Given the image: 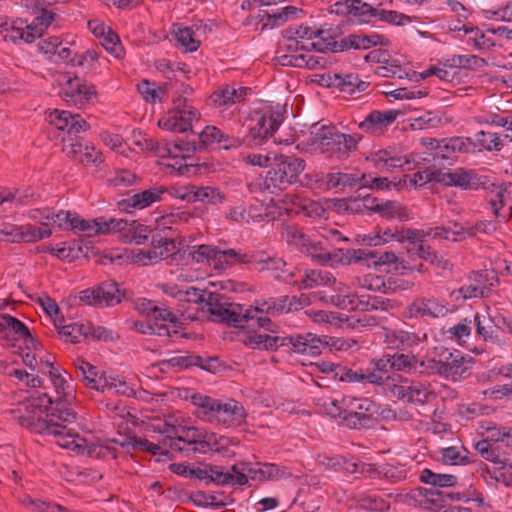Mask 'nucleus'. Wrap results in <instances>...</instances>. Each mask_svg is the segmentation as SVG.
I'll return each instance as SVG.
<instances>
[{
    "mask_svg": "<svg viewBox=\"0 0 512 512\" xmlns=\"http://www.w3.org/2000/svg\"><path fill=\"white\" fill-rule=\"evenodd\" d=\"M367 160L378 170L392 172L395 169H410L414 162L411 155L399 156L394 149H381L372 152Z\"/></svg>",
    "mask_w": 512,
    "mask_h": 512,
    "instance_id": "nucleus-22",
    "label": "nucleus"
},
{
    "mask_svg": "<svg viewBox=\"0 0 512 512\" xmlns=\"http://www.w3.org/2000/svg\"><path fill=\"white\" fill-rule=\"evenodd\" d=\"M54 18L55 13L48 9H41L30 23L20 18L15 20L7 18V26L4 28L2 35L5 40L14 43H32L44 34Z\"/></svg>",
    "mask_w": 512,
    "mask_h": 512,
    "instance_id": "nucleus-6",
    "label": "nucleus"
},
{
    "mask_svg": "<svg viewBox=\"0 0 512 512\" xmlns=\"http://www.w3.org/2000/svg\"><path fill=\"white\" fill-rule=\"evenodd\" d=\"M151 244L154 246V251L159 254V261L167 258H171V262H181L184 258L186 251L184 249H177L176 242L173 239L153 238Z\"/></svg>",
    "mask_w": 512,
    "mask_h": 512,
    "instance_id": "nucleus-46",
    "label": "nucleus"
},
{
    "mask_svg": "<svg viewBox=\"0 0 512 512\" xmlns=\"http://www.w3.org/2000/svg\"><path fill=\"white\" fill-rule=\"evenodd\" d=\"M303 197L297 194H285L277 199H271L273 205L282 213H295L299 214L300 206Z\"/></svg>",
    "mask_w": 512,
    "mask_h": 512,
    "instance_id": "nucleus-64",
    "label": "nucleus"
},
{
    "mask_svg": "<svg viewBox=\"0 0 512 512\" xmlns=\"http://www.w3.org/2000/svg\"><path fill=\"white\" fill-rule=\"evenodd\" d=\"M225 201V195L216 187L193 185L192 203L217 205Z\"/></svg>",
    "mask_w": 512,
    "mask_h": 512,
    "instance_id": "nucleus-55",
    "label": "nucleus"
},
{
    "mask_svg": "<svg viewBox=\"0 0 512 512\" xmlns=\"http://www.w3.org/2000/svg\"><path fill=\"white\" fill-rule=\"evenodd\" d=\"M398 115L399 111L393 109L375 110L359 123V128L370 134H381L396 120Z\"/></svg>",
    "mask_w": 512,
    "mask_h": 512,
    "instance_id": "nucleus-29",
    "label": "nucleus"
},
{
    "mask_svg": "<svg viewBox=\"0 0 512 512\" xmlns=\"http://www.w3.org/2000/svg\"><path fill=\"white\" fill-rule=\"evenodd\" d=\"M307 317H309L314 323L324 327H338L341 325L343 318L334 312L325 310L309 309L305 311Z\"/></svg>",
    "mask_w": 512,
    "mask_h": 512,
    "instance_id": "nucleus-62",
    "label": "nucleus"
},
{
    "mask_svg": "<svg viewBox=\"0 0 512 512\" xmlns=\"http://www.w3.org/2000/svg\"><path fill=\"white\" fill-rule=\"evenodd\" d=\"M248 88L224 85L211 95L212 102L217 106H230L245 99Z\"/></svg>",
    "mask_w": 512,
    "mask_h": 512,
    "instance_id": "nucleus-40",
    "label": "nucleus"
},
{
    "mask_svg": "<svg viewBox=\"0 0 512 512\" xmlns=\"http://www.w3.org/2000/svg\"><path fill=\"white\" fill-rule=\"evenodd\" d=\"M509 184H492L487 188L486 200L488 208L492 211L497 223H507L512 215V207L507 204L510 198Z\"/></svg>",
    "mask_w": 512,
    "mask_h": 512,
    "instance_id": "nucleus-18",
    "label": "nucleus"
},
{
    "mask_svg": "<svg viewBox=\"0 0 512 512\" xmlns=\"http://www.w3.org/2000/svg\"><path fill=\"white\" fill-rule=\"evenodd\" d=\"M63 318H55L54 326L62 340L70 343H79L83 338H87L89 325L86 323H70L63 325Z\"/></svg>",
    "mask_w": 512,
    "mask_h": 512,
    "instance_id": "nucleus-42",
    "label": "nucleus"
},
{
    "mask_svg": "<svg viewBox=\"0 0 512 512\" xmlns=\"http://www.w3.org/2000/svg\"><path fill=\"white\" fill-rule=\"evenodd\" d=\"M281 235L283 240H285L291 249L297 250L301 253H303L311 238L304 234L299 227L292 224L284 225L282 227Z\"/></svg>",
    "mask_w": 512,
    "mask_h": 512,
    "instance_id": "nucleus-52",
    "label": "nucleus"
},
{
    "mask_svg": "<svg viewBox=\"0 0 512 512\" xmlns=\"http://www.w3.org/2000/svg\"><path fill=\"white\" fill-rule=\"evenodd\" d=\"M226 218L237 223H258L265 219H275L274 214L269 211L268 205L249 202L248 204H239L231 206Z\"/></svg>",
    "mask_w": 512,
    "mask_h": 512,
    "instance_id": "nucleus-19",
    "label": "nucleus"
},
{
    "mask_svg": "<svg viewBox=\"0 0 512 512\" xmlns=\"http://www.w3.org/2000/svg\"><path fill=\"white\" fill-rule=\"evenodd\" d=\"M326 180L332 188H353L368 184L367 176L360 172L332 171L327 174Z\"/></svg>",
    "mask_w": 512,
    "mask_h": 512,
    "instance_id": "nucleus-39",
    "label": "nucleus"
},
{
    "mask_svg": "<svg viewBox=\"0 0 512 512\" xmlns=\"http://www.w3.org/2000/svg\"><path fill=\"white\" fill-rule=\"evenodd\" d=\"M241 342L252 349L259 350H276L279 347H283V342L285 339H282V336L275 335V333L268 334L266 332H246L240 336Z\"/></svg>",
    "mask_w": 512,
    "mask_h": 512,
    "instance_id": "nucleus-32",
    "label": "nucleus"
},
{
    "mask_svg": "<svg viewBox=\"0 0 512 512\" xmlns=\"http://www.w3.org/2000/svg\"><path fill=\"white\" fill-rule=\"evenodd\" d=\"M191 401L200 409L202 417L209 422L225 426L238 425L247 416L243 405L234 399L222 401L202 394H193Z\"/></svg>",
    "mask_w": 512,
    "mask_h": 512,
    "instance_id": "nucleus-4",
    "label": "nucleus"
},
{
    "mask_svg": "<svg viewBox=\"0 0 512 512\" xmlns=\"http://www.w3.org/2000/svg\"><path fill=\"white\" fill-rule=\"evenodd\" d=\"M7 330L11 331L18 339L23 340L28 347L38 349L41 346L22 321L9 314H0V332Z\"/></svg>",
    "mask_w": 512,
    "mask_h": 512,
    "instance_id": "nucleus-34",
    "label": "nucleus"
},
{
    "mask_svg": "<svg viewBox=\"0 0 512 512\" xmlns=\"http://www.w3.org/2000/svg\"><path fill=\"white\" fill-rule=\"evenodd\" d=\"M335 283L336 279L330 272L322 270H307L301 279L299 287L301 289H310L315 286H330Z\"/></svg>",
    "mask_w": 512,
    "mask_h": 512,
    "instance_id": "nucleus-56",
    "label": "nucleus"
},
{
    "mask_svg": "<svg viewBox=\"0 0 512 512\" xmlns=\"http://www.w3.org/2000/svg\"><path fill=\"white\" fill-rule=\"evenodd\" d=\"M330 286H334L336 292L330 296L331 304L342 309L355 310L359 307V304L363 303L356 294L350 292L349 287L344 283L336 281L335 284Z\"/></svg>",
    "mask_w": 512,
    "mask_h": 512,
    "instance_id": "nucleus-41",
    "label": "nucleus"
},
{
    "mask_svg": "<svg viewBox=\"0 0 512 512\" xmlns=\"http://www.w3.org/2000/svg\"><path fill=\"white\" fill-rule=\"evenodd\" d=\"M322 82L328 87H336L347 94L364 91L368 86L367 82L359 80L354 74L327 73L322 76Z\"/></svg>",
    "mask_w": 512,
    "mask_h": 512,
    "instance_id": "nucleus-31",
    "label": "nucleus"
},
{
    "mask_svg": "<svg viewBox=\"0 0 512 512\" xmlns=\"http://www.w3.org/2000/svg\"><path fill=\"white\" fill-rule=\"evenodd\" d=\"M233 441L225 436L217 435L196 427L179 429L170 441L169 448L175 451L190 453L207 454L209 452H224Z\"/></svg>",
    "mask_w": 512,
    "mask_h": 512,
    "instance_id": "nucleus-2",
    "label": "nucleus"
},
{
    "mask_svg": "<svg viewBox=\"0 0 512 512\" xmlns=\"http://www.w3.org/2000/svg\"><path fill=\"white\" fill-rule=\"evenodd\" d=\"M283 347H290L294 353L315 356L321 353V348L325 343L320 337L312 333L299 334L295 336H282Z\"/></svg>",
    "mask_w": 512,
    "mask_h": 512,
    "instance_id": "nucleus-24",
    "label": "nucleus"
},
{
    "mask_svg": "<svg viewBox=\"0 0 512 512\" xmlns=\"http://www.w3.org/2000/svg\"><path fill=\"white\" fill-rule=\"evenodd\" d=\"M136 309L140 314L151 319V321L160 320L165 323L170 322L180 324L177 316L170 310L164 306H158L153 301L146 298H140L136 301Z\"/></svg>",
    "mask_w": 512,
    "mask_h": 512,
    "instance_id": "nucleus-37",
    "label": "nucleus"
},
{
    "mask_svg": "<svg viewBox=\"0 0 512 512\" xmlns=\"http://www.w3.org/2000/svg\"><path fill=\"white\" fill-rule=\"evenodd\" d=\"M186 254L182 258L185 265L191 262L208 264L216 270H225L238 263L239 252L234 249L220 250L210 245H196L184 249Z\"/></svg>",
    "mask_w": 512,
    "mask_h": 512,
    "instance_id": "nucleus-11",
    "label": "nucleus"
},
{
    "mask_svg": "<svg viewBox=\"0 0 512 512\" xmlns=\"http://www.w3.org/2000/svg\"><path fill=\"white\" fill-rule=\"evenodd\" d=\"M312 49L301 50L298 48V52L294 49H287L286 54L279 56L280 63L283 66H292L298 68L317 69L325 65V60L311 52Z\"/></svg>",
    "mask_w": 512,
    "mask_h": 512,
    "instance_id": "nucleus-28",
    "label": "nucleus"
},
{
    "mask_svg": "<svg viewBox=\"0 0 512 512\" xmlns=\"http://www.w3.org/2000/svg\"><path fill=\"white\" fill-rule=\"evenodd\" d=\"M172 34L178 46L185 52H194L201 44L197 32L191 27L183 26L182 24H173Z\"/></svg>",
    "mask_w": 512,
    "mask_h": 512,
    "instance_id": "nucleus-44",
    "label": "nucleus"
},
{
    "mask_svg": "<svg viewBox=\"0 0 512 512\" xmlns=\"http://www.w3.org/2000/svg\"><path fill=\"white\" fill-rule=\"evenodd\" d=\"M189 478L205 480L207 482H215L220 485H230L231 476L230 472H224L217 467L204 466L194 467L190 466Z\"/></svg>",
    "mask_w": 512,
    "mask_h": 512,
    "instance_id": "nucleus-43",
    "label": "nucleus"
},
{
    "mask_svg": "<svg viewBox=\"0 0 512 512\" xmlns=\"http://www.w3.org/2000/svg\"><path fill=\"white\" fill-rule=\"evenodd\" d=\"M229 472L230 485H245L249 480L256 482L278 481L291 475L285 467L273 463L241 462L234 464Z\"/></svg>",
    "mask_w": 512,
    "mask_h": 512,
    "instance_id": "nucleus-8",
    "label": "nucleus"
},
{
    "mask_svg": "<svg viewBox=\"0 0 512 512\" xmlns=\"http://www.w3.org/2000/svg\"><path fill=\"white\" fill-rule=\"evenodd\" d=\"M109 225L110 219H83L76 213L71 230L83 237H94L100 234H109Z\"/></svg>",
    "mask_w": 512,
    "mask_h": 512,
    "instance_id": "nucleus-35",
    "label": "nucleus"
},
{
    "mask_svg": "<svg viewBox=\"0 0 512 512\" xmlns=\"http://www.w3.org/2000/svg\"><path fill=\"white\" fill-rule=\"evenodd\" d=\"M301 305L296 296L291 298L281 296L256 301L255 305L246 307L247 327L253 326L252 322H256L259 327L265 328L266 331L276 333L270 318L266 315L288 313L292 310H298Z\"/></svg>",
    "mask_w": 512,
    "mask_h": 512,
    "instance_id": "nucleus-7",
    "label": "nucleus"
},
{
    "mask_svg": "<svg viewBox=\"0 0 512 512\" xmlns=\"http://www.w3.org/2000/svg\"><path fill=\"white\" fill-rule=\"evenodd\" d=\"M116 443H119L121 446H131L135 450L147 451L152 453L153 455H168L169 449H167V441L161 440L158 443L151 442L147 439H142L138 437H130L126 442H119L115 440Z\"/></svg>",
    "mask_w": 512,
    "mask_h": 512,
    "instance_id": "nucleus-51",
    "label": "nucleus"
},
{
    "mask_svg": "<svg viewBox=\"0 0 512 512\" xmlns=\"http://www.w3.org/2000/svg\"><path fill=\"white\" fill-rule=\"evenodd\" d=\"M436 367L434 371L446 377L455 378L461 376L464 372V359L460 352L449 353V356L445 358V361H436Z\"/></svg>",
    "mask_w": 512,
    "mask_h": 512,
    "instance_id": "nucleus-50",
    "label": "nucleus"
},
{
    "mask_svg": "<svg viewBox=\"0 0 512 512\" xmlns=\"http://www.w3.org/2000/svg\"><path fill=\"white\" fill-rule=\"evenodd\" d=\"M189 293H193V301L200 302L202 311L208 313L212 320L237 328L247 327L246 307L243 305L229 303L215 292L192 288Z\"/></svg>",
    "mask_w": 512,
    "mask_h": 512,
    "instance_id": "nucleus-3",
    "label": "nucleus"
},
{
    "mask_svg": "<svg viewBox=\"0 0 512 512\" xmlns=\"http://www.w3.org/2000/svg\"><path fill=\"white\" fill-rule=\"evenodd\" d=\"M393 370L408 373L429 374L434 372L436 360H419L414 354L396 353L392 360Z\"/></svg>",
    "mask_w": 512,
    "mask_h": 512,
    "instance_id": "nucleus-26",
    "label": "nucleus"
},
{
    "mask_svg": "<svg viewBox=\"0 0 512 512\" xmlns=\"http://www.w3.org/2000/svg\"><path fill=\"white\" fill-rule=\"evenodd\" d=\"M238 263L250 264L254 269L263 270H280L286 265L281 258L271 257L264 252L241 254L239 253Z\"/></svg>",
    "mask_w": 512,
    "mask_h": 512,
    "instance_id": "nucleus-38",
    "label": "nucleus"
},
{
    "mask_svg": "<svg viewBox=\"0 0 512 512\" xmlns=\"http://www.w3.org/2000/svg\"><path fill=\"white\" fill-rule=\"evenodd\" d=\"M343 409L342 425L359 429L368 427L372 422V416L375 412L374 404L367 398H357L353 396H344L341 398Z\"/></svg>",
    "mask_w": 512,
    "mask_h": 512,
    "instance_id": "nucleus-15",
    "label": "nucleus"
},
{
    "mask_svg": "<svg viewBox=\"0 0 512 512\" xmlns=\"http://www.w3.org/2000/svg\"><path fill=\"white\" fill-rule=\"evenodd\" d=\"M437 182L448 186L460 187L464 190L474 189L478 185L475 174L462 168L453 171L439 170Z\"/></svg>",
    "mask_w": 512,
    "mask_h": 512,
    "instance_id": "nucleus-36",
    "label": "nucleus"
},
{
    "mask_svg": "<svg viewBox=\"0 0 512 512\" xmlns=\"http://www.w3.org/2000/svg\"><path fill=\"white\" fill-rule=\"evenodd\" d=\"M286 33L288 38L285 46L287 49H294L295 52H298L299 46L301 50L313 49L316 52H324L331 50L335 44L329 31L315 26L289 27Z\"/></svg>",
    "mask_w": 512,
    "mask_h": 512,
    "instance_id": "nucleus-9",
    "label": "nucleus"
},
{
    "mask_svg": "<svg viewBox=\"0 0 512 512\" xmlns=\"http://www.w3.org/2000/svg\"><path fill=\"white\" fill-rule=\"evenodd\" d=\"M152 229L138 221L110 218L109 233H117L119 239L124 243L141 245L145 243Z\"/></svg>",
    "mask_w": 512,
    "mask_h": 512,
    "instance_id": "nucleus-16",
    "label": "nucleus"
},
{
    "mask_svg": "<svg viewBox=\"0 0 512 512\" xmlns=\"http://www.w3.org/2000/svg\"><path fill=\"white\" fill-rule=\"evenodd\" d=\"M46 120L56 129L66 131L69 135H77L89 130L90 125L80 114L54 109L46 113Z\"/></svg>",
    "mask_w": 512,
    "mask_h": 512,
    "instance_id": "nucleus-20",
    "label": "nucleus"
},
{
    "mask_svg": "<svg viewBox=\"0 0 512 512\" xmlns=\"http://www.w3.org/2000/svg\"><path fill=\"white\" fill-rule=\"evenodd\" d=\"M463 32L466 36V42L477 49H490L495 46V41L488 36L487 30L484 32L471 23L463 24Z\"/></svg>",
    "mask_w": 512,
    "mask_h": 512,
    "instance_id": "nucleus-53",
    "label": "nucleus"
},
{
    "mask_svg": "<svg viewBox=\"0 0 512 512\" xmlns=\"http://www.w3.org/2000/svg\"><path fill=\"white\" fill-rule=\"evenodd\" d=\"M173 107L158 121V126L173 133H185L200 119V113L185 98L175 96Z\"/></svg>",
    "mask_w": 512,
    "mask_h": 512,
    "instance_id": "nucleus-12",
    "label": "nucleus"
},
{
    "mask_svg": "<svg viewBox=\"0 0 512 512\" xmlns=\"http://www.w3.org/2000/svg\"><path fill=\"white\" fill-rule=\"evenodd\" d=\"M350 259L354 262H367L368 266H370V262H372L375 267L382 265H394V270L401 274H405V271L408 269L405 263L400 261L394 252L387 251L376 255L372 252L358 249L353 250Z\"/></svg>",
    "mask_w": 512,
    "mask_h": 512,
    "instance_id": "nucleus-25",
    "label": "nucleus"
},
{
    "mask_svg": "<svg viewBox=\"0 0 512 512\" xmlns=\"http://www.w3.org/2000/svg\"><path fill=\"white\" fill-rule=\"evenodd\" d=\"M392 396L413 404H424L432 395L428 385L417 381L401 380L389 387Z\"/></svg>",
    "mask_w": 512,
    "mask_h": 512,
    "instance_id": "nucleus-21",
    "label": "nucleus"
},
{
    "mask_svg": "<svg viewBox=\"0 0 512 512\" xmlns=\"http://www.w3.org/2000/svg\"><path fill=\"white\" fill-rule=\"evenodd\" d=\"M273 159L274 166L267 173L266 183L280 189L296 183L306 166L303 159L294 156L275 154Z\"/></svg>",
    "mask_w": 512,
    "mask_h": 512,
    "instance_id": "nucleus-14",
    "label": "nucleus"
},
{
    "mask_svg": "<svg viewBox=\"0 0 512 512\" xmlns=\"http://www.w3.org/2000/svg\"><path fill=\"white\" fill-rule=\"evenodd\" d=\"M360 139L359 134H345L335 127L315 124L311 127L308 141L323 152L346 156L356 150Z\"/></svg>",
    "mask_w": 512,
    "mask_h": 512,
    "instance_id": "nucleus-5",
    "label": "nucleus"
},
{
    "mask_svg": "<svg viewBox=\"0 0 512 512\" xmlns=\"http://www.w3.org/2000/svg\"><path fill=\"white\" fill-rule=\"evenodd\" d=\"M166 194V187L163 185H153L148 189L139 191L124 199L120 205L125 211L143 210L150 207L152 204L163 200Z\"/></svg>",
    "mask_w": 512,
    "mask_h": 512,
    "instance_id": "nucleus-23",
    "label": "nucleus"
},
{
    "mask_svg": "<svg viewBox=\"0 0 512 512\" xmlns=\"http://www.w3.org/2000/svg\"><path fill=\"white\" fill-rule=\"evenodd\" d=\"M345 45L348 48L354 49H369L371 47L381 45L385 46L388 44V39L380 34L371 33L369 35L366 34H351L345 38Z\"/></svg>",
    "mask_w": 512,
    "mask_h": 512,
    "instance_id": "nucleus-48",
    "label": "nucleus"
},
{
    "mask_svg": "<svg viewBox=\"0 0 512 512\" xmlns=\"http://www.w3.org/2000/svg\"><path fill=\"white\" fill-rule=\"evenodd\" d=\"M303 254H306L313 261L320 264H327L336 257V255H333L328 249V236H326L324 240L310 238Z\"/></svg>",
    "mask_w": 512,
    "mask_h": 512,
    "instance_id": "nucleus-47",
    "label": "nucleus"
},
{
    "mask_svg": "<svg viewBox=\"0 0 512 512\" xmlns=\"http://www.w3.org/2000/svg\"><path fill=\"white\" fill-rule=\"evenodd\" d=\"M76 364L84 384L91 389L100 391V386L103 385L100 381L104 380L106 375H98L97 368L83 359L77 360Z\"/></svg>",
    "mask_w": 512,
    "mask_h": 512,
    "instance_id": "nucleus-57",
    "label": "nucleus"
},
{
    "mask_svg": "<svg viewBox=\"0 0 512 512\" xmlns=\"http://www.w3.org/2000/svg\"><path fill=\"white\" fill-rule=\"evenodd\" d=\"M100 306H113L121 302V292L114 281H107L98 286Z\"/></svg>",
    "mask_w": 512,
    "mask_h": 512,
    "instance_id": "nucleus-59",
    "label": "nucleus"
},
{
    "mask_svg": "<svg viewBox=\"0 0 512 512\" xmlns=\"http://www.w3.org/2000/svg\"><path fill=\"white\" fill-rule=\"evenodd\" d=\"M60 96L68 104L83 106L96 98V88L79 77H67L62 84Z\"/></svg>",
    "mask_w": 512,
    "mask_h": 512,
    "instance_id": "nucleus-17",
    "label": "nucleus"
},
{
    "mask_svg": "<svg viewBox=\"0 0 512 512\" xmlns=\"http://www.w3.org/2000/svg\"><path fill=\"white\" fill-rule=\"evenodd\" d=\"M484 434L485 438L475 443V450L485 460L501 462L506 449H512V428L494 424L486 427Z\"/></svg>",
    "mask_w": 512,
    "mask_h": 512,
    "instance_id": "nucleus-10",
    "label": "nucleus"
},
{
    "mask_svg": "<svg viewBox=\"0 0 512 512\" xmlns=\"http://www.w3.org/2000/svg\"><path fill=\"white\" fill-rule=\"evenodd\" d=\"M16 236H20V241L35 242L45 238H49L52 235L50 228L36 227L33 225H22L19 229H15Z\"/></svg>",
    "mask_w": 512,
    "mask_h": 512,
    "instance_id": "nucleus-61",
    "label": "nucleus"
},
{
    "mask_svg": "<svg viewBox=\"0 0 512 512\" xmlns=\"http://www.w3.org/2000/svg\"><path fill=\"white\" fill-rule=\"evenodd\" d=\"M447 306L435 297H423L412 302L406 309L410 318L417 317H443L447 314Z\"/></svg>",
    "mask_w": 512,
    "mask_h": 512,
    "instance_id": "nucleus-27",
    "label": "nucleus"
},
{
    "mask_svg": "<svg viewBox=\"0 0 512 512\" xmlns=\"http://www.w3.org/2000/svg\"><path fill=\"white\" fill-rule=\"evenodd\" d=\"M169 84H157L148 80H142L137 84V90L142 98L149 103L165 102L168 99Z\"/></svg>",
    "mask_w": 512,
    "mask_h": 512,
    "instance_id": "nucleus-45",
    "label": "nucleus"
},
{
    "mask_svg": "<svg viewBox=\"0 0 512 512\" xmlns=\"http://www.w3.org/2000/svg\"><path fill=\"white\" fill-rule=\"evenodd\" d=\"M420 480L436 487H452L457 483V477L452 474L434 473L429 469L422 470Z\"/></svg>",
    "mask_w": 512,
    "mask_h": 512,
    "instance_id": "nucleus-63",
    "label": "nucleus"
},
{
    "mask_svg": "<svg viewBox=\"0 0 512 512\" xmlns=\"http://www.w3.org/2000/svg\"><path fill=\"white\" fill-rule=\"evenodd\" d=\"M475 152L472 139L469 137H451L442 139L438 145V152L433 154V158L452 159L458 153Z\"/></svg>",
    "mask_w": 512,
    "mask_h": 512,
    "instance_id": "nucleus-30",
    "label": "nucleus"
},
{
    "mask_svg": "<svg viewBox=\"0 0 512 512\" xmlns=\"http://www.w3.org/2000/svg\"><path fill=\"white\" fill-rule=\"evenodd\" d=\"M50 381L58 394L55 405L58 402L62 403V407H68V403L73 398V389L68 383L67 379L59 372V370H52L49 375Z\"/></svg>",
    "mask_w": 512,
    "mask_h": 512,
    "instance_id": "nucleus-54",
    "label": "nucleus"
},
{
    "mask_svg": "<svg viewBox=\"0 0 512 512\" xmlns=\"http://www.w3.org/2000/svg\"><path fill=\"white\" fill-rule=\"evenodd\" d=\"M100 382L103 383L100 386V392L102 393L112 392L113 394L127 397L134 395L133 387L119 376L106 375V378Z\"/></svg>",
    "mask_w": 512,
    "mask_h": 512,
    "instance_id": "nucleus-58",
    "label": "nucleus"
},
{
    "mask_svg": "<svg viewBox=\"0 0 512 512\" xmlns=\"http://www.w3.org/2000/svg\"><path fill=\"white\" fill-rule=\"evenodd\" d=\"M130 329L141 334L158 335L161 337H170L173 333L178 332L179 323H165L164 321L146 318L145 321L131 320L127 322Z\"/></svg>",
    "mask_w": 512,
    "mask_h": 512,
    "instance_id": "nucleus-33",
    "label": "nucleus"
},
{
    "mask_svg": "<svg viewBox=\"0 0 512 512\" xmlns=\"http://www.w3.org/2000/svg\"><path fill=\"white\" fill-rule=\"evenodd\" d=\"M251 126L246 142L250 146L262 145L282 123V114L271 106H264L251 113Z\"/></svg>",
    "mask_w": 512,
    "mask_h": 512,
    "instance_id": "nucleus-13",
    "label": "nucleus"
},
{
    "mask_svg": "<svg viewBox=\"0 0 512 512\" xmlns=\"http://www.w3.org/2000/svg\"><path fill=\"white\" fill-rule=\"evenodd\" d=\"M475 151H499L502 148V142L500 138L493 132L480 131L476 133L475 140L472 139Z\"/></svg>",
    "mask_w": 512,
    "mask_h": 512,
    "instance_id": "nucleus-60",
    "label": "nucleus"
},
{
    "mask_svg": "<svg viewBox=\"0 0 512 512\" xmlns=\"http://www.w3.org/2000/svg\"><path fill=\"white\" fill-rule=\"evenodd\" d=\"M46 393L33 392L28 400L11 410L13 418L30 431L50 437L58 446L78 455L90 457L107 456L108 447L88 443V441L69 427L75 421L76 414L70 407L56 406Z\"/></svg>",
    "mask_w": 512,
    "mask_h": 512,
    "instance_id": "nucleus-1",
    "label": "nucleus"
},
{
    "mask_svg": "<svg viewBox=\"0 0 512 512\" xmlns=\"http://www.w3.org/2000/svg\"><path fill=\"white\" fill-rule=\"evenodd\" d=\"M373 211L379 213L386 219H397L399 221H408L411 219L410 211L401 203L396 201H385L373 207Z\"/></svg>",
    "mask_w": 512,
    "mask_h": 512,
    "instance_id": "nucleus-49",
    "label": "nucleus"
}]
</instances>
